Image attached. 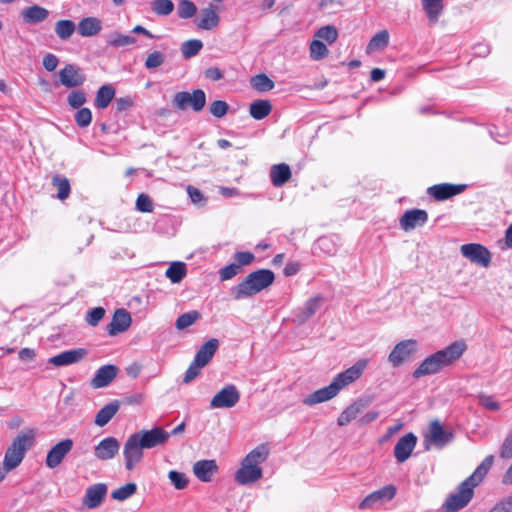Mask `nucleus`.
<instances>
[{
    "mask_svg": "<svg viewBox=\"0 0 512 512\" xmlns=\"http://www.w3.org/2000/svg\"><path fill=\"white\" fill-rule=\"evenodd\" d=\"M120 404L117 400L102 407L95 416L94 423L99 426H105L118 412Z\"/></svg>",
    "mask_w": 512,
    "mask_h": 512,
    "instance_id": "34",
    "label": "nucleus"
},
{
    "mask_svg": "<svg viewBox=\"0 0 512 512\" xmlns=\"http://www.w3.org/2000/svg\"><path fill=\"white\" fill-rule=\"evenodd\" d=\"M366 359H359L353 366L336 375L333 381L326 387L318 389L308 395L303 403L313 406L334 398L344 387L359 379L367 367Z\"/></svg>",
    "mask_w": 512,
    "mask_h": 512,
    "instance_id": "1",
    "label": "nucleus"
},
{
    "mask_svg": "<svg viewBox=\"0 0 512 512\" xmlns=\"http://www.w3.org/2000/svg\"><path fill=\"white\" fill-rule=\"evenodd\" d=\"M165 59H166V57H165L164 53H162L160 51H153L148 54L144 65L148 70H152V69L158 68L161 65H163L165 62Z\"/></svg>",
    "mask_w": 512,
    "mask_h": 512,
    "instance_id": "52",
    "label": "nucleus"
},
{
    "mask_svg": "<svg viewBox=\"0 0 512 512\" xmlns=\"http://www.w3.org/2000/svg\"><path fill=\"white\" fill-rule=\"evenodd\" d=\"M417 443V437L408 433L401 437L394 447V456L398 462H405L412 454Z\"/></svg>",
    "mask_w": 512,
    "mask_h": 512,
    "instance_id": "23",
    "label": "nucleus"
},
{
    "mask_svg": "<svg viewBox=\"0 0 512 512\" xmlns=\"http://www.w3.org/2000/svg\"><path fill=\"white\" fill-rule=\"evenodd\" d=\"M73 440L70 438L63 439L55 444L47 453L46 466L54 469L59 466L65 457L71 452L73 448Z\"/></svg>",
    "mask_w": 512,
    "mask_h": 512,
    "instance_id": "13",
    "label": "nucleus"
},
{
    "mask_svg": "<svg viewBox=\"0 0 512 512\" xmlns=\"http://www.w3.org/2000/svg\"><path fill=\"white\" fill-rule=\"evenodd\" d=\"M136 43V38L129 35H123L120 33H112L108 36L107 44L109 46L119 48Z\"/></svg>",
    "mask_w": 512,
    "mask_h": 512,
    "instance_id": "45",
    "label": "nucleus"
},
{
    "mask_svg": "<svg viewBox=\"0 0 512 512\" xmlns=\"http://www.w3.org/2000/svg\"><path fill=\"white\" fill-rule=\"evenodd\" d=\"M52 185L57 188V198L60 200H64L68 198L70 194V183L66 177H61L59 175H55L52 178Z\"/></svg>",
    "mask_w": 512,
    "mask_h": 512,
    "instance_id": "47",
    "label": "nucleus"
},
{
    "mask_svg": "<svg viewBox=\"0 0 512 512\" xmlns=\"http://www.w3.org/2000/svg\"><path fill=\"white\" fill-rule=\"evenodd\" d=\"M168 478L173 484V486L178 490L186 488L189 483V480L184 473L175 470H171L168 473Z\"/></svg>",
    "mask_w": 512,
    "mask_h": 512,
    "instance_id": "53",
    "label": "nucleus"
},
{
    "mask_svg": "<svg viewBox=\"0 0 512 512\" xmlns=\"http://www.w3.org/2000/svg\"><path fill=\"white\" fill-rule=\"evenodd\" d=\"M75 29L76 25L72 20H59L55 23V33L61 40H68Z\"/></svg>",
    "mask_w": 512,
    "mask_h": 512,
    "instance_id": "40",
    "label": "nucleus"
},
{
    "mask_svg": "<svg viewBox=\"0 0 512 512\" xmlns=\"http://www.w3.org/2000/svg\"><path fill=\"white\" fill-rule=\"evenodd\" d=\"M142 443L145 449H152L154 447L165 444L170 434L161 427H154L151 430H141L134 433Z\"/></svg>",
    "mask_w": 512,
    "mask_h": 512,
    "instance_id": "11",
    "label": "nucleus"
},
{
    "mask_svg": "<svg viewBox=\"0 0 512 512\" xmlns=\"http://www.w3.org/2000/svg\"><path fill=\"white\" fill-rule=\"evenodd\" d=\"M322 297L317 295L308 299L304 306L294 311L293 321L298 325L306 323L320 308Z\"/></svg>",
    "mask_w": 512,
    "mask_h": 512,
    "instance_id": "21",
    "label": "nucleus"
},
{
    "mask_svg": "<svg viewBox=\"0 0 512 512\" xmlns=\"http://www.w3.org/2000/svg\"><path fill=\"white\" fill-rule=\"evenodd\" d=\"M141 444L142 443L137 438V435L134 433L127 438L123 448V456L127 470L134 469V467L141 462L143 458V450L145 449Z\"/></svg>",
    "mask_w": 512,
    "mask_h": 512,
    "instance_id": "9",
    "label": "nucleus"
},
{
    "mask_svg": "<svg viewBox=\"0 0 512 512\" xmlns=\"http://www.w3.org/2000/svg\"><path fill=\"white\" fill-rule=\"evenodd\" d=\"M102 29V22L96 17H85L78 23L77 30L82 37L97 35Z\"/></svg>",
    "mask_w": 512,
    "mask_h": 512,
    "instance_id": "32",
    "label": "nucleus"
},
{
    "mask_svg": "<svg viewBox=\"0 0 512 512\" xmlns=\"http://www.w3.org/2000/svg\"><path fill=\"white\" fill-rule=\"evenodd\" d=\"M92 120V113L89 108H81L75 114V121L79 127H87Z\"/></svg>",
    "mask_w": 512,
    "mask_h": 512,
    "instance_id": "56",
    "label": "nucleus"
},
{
    "mask_svg": "<svg viewBox=\"0 0 512 512\" xmlns=\"http://www.w3.org/2000/svg\"><path fill=\"white\" fill-rule=\"evenodd\" d=\"M136 209L140 212L150 213L153 211V203L146 194H140L136 200Z\"/></svg>",
    "mask_w": 512,
    "mask_h": 512,
    "instance_id": "57",
    "label": "nucleus"
},
{
    "mask_svg": "<svg viewBox=\"0 0 512 512\" xmlns=\"http://www.w3.org/2000/svg\"><path fill=\"white\" fill-rule=\"evenodd\" d=\"M166 276L172 283L180 282L186 275V265L182 262H173L166 270Z\"/></svg>",
    "mask_w": 512,
    "mask_h": 512,
    "instance_id": "44",
    "label": "nucleus"
},
{
    "mask_svg": "<svg viewBox=\"0 0 512 512\" xmlns=\"http://www.w3.org/2000/svg\"><path fill=\"white\" fill-rule=\"evenodd\" d=\"M274 272L269 269H259L249 273L237 286L233 287L234 299L240 300L251 297L273 284Z\"/></svg>",
    "mask_w": 512,
    "mask_h": 512,
    "instance_id": "3",
    "label": "nucleus"
},
{
    "mask_svg": "<svg viewBox=\"0 0 512 512\" xmlns=\"http://www.w3.org/2000/svg\"><path fill=\"white\" fill-rule=\"evenodd\" d=\"M327 46L319 39H315L310 44V56L313 60H321L328 55Z\"/></svg>",
    "mask_w": 512,
    "mask_h": 512,
    "instance_id": "51",
    "label": "nucleus"
},
{
    "mask_svg": "<svg viewBox=\"0 0 512 512\" xmlns=\"http://www.w3.org/2000/svg\"><path fill=\"white\" fill-rule=\"evenodd\" d=\"M467 346L463 341H455L442 350L425 358L413 372L414 378H421L440 372L443 368L453 364L465 352Z\"/></svg>",
    "mask_w": 512,
    "mask_h": 512,
    "instance_id": "2",
    "label": "nucleus"
},
{
    "mask_svg": "<svg viewBox=\"0 0 512 512\" xmlns=\"http://www.w3.org/2000/svg\"><path fill=\"white\" fill-rule=\"evenodd\" d=\"M240 400V393L235 385L230 384L222 388L210 401L211 409L232 408Z\"/></svg>",
    "mask_w": 512,
    "mask_h": 512,
    "instance_id": "10",
    "label": "nucleus"
},
{
    "mask_svg": "<svg viewBox=\"0 0 512 512\" xmlns=\"http://www.w3.org/2000/svg\"><path fill=\"white\" fill-rule=\"evenodd\" d=\"M389 38L390 36L387 30L379 31L370 39L366 48V52L372 53L385 49L389 44Z\"/></svg>",
    "mask_w": 512,
    "mask_h": 512,
    "instance_id": "36",
    "label": "nucleus"
},
{
    "mask_svg": "<svg viewBox=\"0 0 512 512\" xmlns=\"http://www.w3.org/2000/svg\"><path fill=\"white\" fill-rule=\"evenodd\" d=\"M107 491V485L104 483H97L89 486L82 499V504L88 509H95L99 507L103 503L107 495Z\"/></svg>",
    "mask_w": 512,
    "mask_h": 512,
    "instance_id": "16",
    "label": "nucleus"
},
{
    "mask_svg": "<svg viewBox=\"0 0 512 512\" xmlns=\"http://www.w3.org/2000/svg\"><path fill=\"white\" fill-rule=\"evenodd\" d=\"M240 272V268L238 264L231 263L219 271V276L222 281H227L234 276H236Z\"/></svg>",
    "mask_w": 512,
    "mask_h": 512,
    "instance_id": "59",
    "label": "nucleus"
},
{
    "mask_svg": "<svg viewBox=\"0 0 512 512\" xmlns=\"http://www.w3.org/2000/svg\"><path fill=\"white\" fill-rule=\"evenodd\" d=\"M203 48V43L198 39L185 41L181 46V53L184 59H190L196 56Z\"/></svg>",
    "mask_w": 512,
    "mask_h": 512,
    "instance_id": "43",
    "label": "nucleus"
},
{
    "mask_svg": "<svg viewBox=\"0 0 512 512\" xmlns=\"http://www.w3.org/2000/svg\"><path fill=\"white\" fill-rule=\"evenodd\" d=\"M219 21L220 18L217 12L210 6L200 11L197 27L202 30H212L218 26Z\"/></svg>",
    "mask_w": 512,
    "mask_h": 512,
    "instance_id": "31",
    "label": "nucleus"
},
{
    "mask_svg": "<svg viewBox=\"0 0 512 512\" xmlns=\"http://www.w3.org/2000/svg\"><path fill=\"white\" fill-rule=\"evenodd\" d=\"M269 455V446L268 444H260L256 448H254L252 451H250L244 460H246L247 463H252L257 466H260L261 463L266 461Z\"/></svg>",
    "mask_w": 512,
    "mask_h": 512,
    "instance_id": "39",
    "label": "nucleus"
},
{
    "mask_svg": "<svg viewBox=\"0 0 512 512\" xmlns=\"http://www.w3.org/2000/svg\"><path fill=\"white\" fill-rule=\"evenodd\" d=\"M272 110V105L268 100H256L250 104L249 113L256 120H262L267 117Z\"/></svg>",
    "mask_w": 512,
    "mask_h": 512,
    "instance_id": "37",
    "label": "nucleus"
},
{
    "mask_svg": "<svg viewBox=\"0 0 512 512\" xmlns=\"http://www.w3.org/2000/svg\"><path fill=\"white\" fill-rule=\"evenodd\" d=\"M49 16V11L39 5H32L22 11L23 20L28 24H38L45 21Z\"/></svg>",
    "mask_w": 512,
    "mask_h": 512,
    "instance_id": "33",
    "label": "nucleus"
},
{
    "mask_svg": "<svg viewBox=\"0 0 512 512\" xmlns=\"http://www.w3.org/2000/svg\"><path fill=\"white\" fill-rule=\"evenodd\" d=\"M421 5L429 22L436 24L444 11V0H421Z\"/></svg>",
    "mask_w": 512,
    "mask_h": 512,
    "instance_id": "29",
    "label": "nucleus"
},
{
    "mask_svg": "<svg viewBox=\"0 0 512 512\" xmlns=\"http://www.w3.org/2000/svg\"><path fill=\"white\" fill-rule=\"evenodd\" d=\"M494 462V456L488 455L480 465L477 466V468L474 470V472L466 478L464 481L467 482L470 487L474 488L477 487L484 477L489 472L490 468L492 467Z\"/></svg>",
    "mask_w": 512,
    "mask_h": 512,
    "instance_id": "27",
    "label": "nucleus"
},
{
    "mask_svg": "<svg viewBox=\"0 0 512 512\" xmlns=\"http://www.w3.org/2000/svg\"><path fill=\"white\" fill-rule=\"evenodd\" d=\"M58 63V57L52 53L46 54L43 58V66L49 72L54 71L57 68Z\"/></svg>",
    "mask_w": 512,
    "mask_h": 512,
    "instance_id": "64",
    "label": "nucleus"
},
{
    "mask_svg": "<svg viewBox=\"0 0 512 512\" xmlns=\"http://www.w3.org/2000/svg\"><path fill=\"white\" fill-rule=\"evenodd\" d=\"M251 86L258 92H267L272 90L275 84L266 74L260 73L251 78Z\"/></svg>",
    "mask_w": 512,
    "mask_h": 512,
    "instance_id": "41",
    "label": "nucleus"
},
{
    "mask_svg": "<svg viewBox=\"0 0 512 512\" xmlns=\"http://www.w3.org/2000/svg\"><path fill=\"white\" fill-rule=\"evenodd\" d=\"M59 81L67 88H75L81 86L86 81V77L79 66L67 64L59 71Z\"/></svg>",
    "mask_w": 512,
    "mask_h": 512,
    "instance_id": "14",
    "label": "nucleus"
},
{
    "mask_svg": "<svg viewBox=\"0 0 512 512\" xmlns=\"http://www.w3.org/2000/svg\"><path fill=\"white\" fill-rule=\"evenodd\" d=\"M291 176V169L286 163L275 164L270 169V179L275 187H282Z\"/></svg>",
    "mask_w": 512,
    "mask_h": 512,
    "instance_id": "28",
    "label": "nucleus"
},
{
    "mask_svg": "<svg viewBox=\"0 0 512 512\" xmlns=\"http://www.w3.org/2000/svg\"><path fill=\"white\" fill-rule=\"evenodd\" d=\"M104 315H105L104 308L95 307L87 313L85 320L89 325L95 327L103 319Z\"/></svg>",
    "mask_w": 512,
    "mask_h": 512,
    "instance_id": "54",
    "label": "nucleus"
},
{
    "mask_svg": "<svg viewBox=\"0 0 512 512\" xmlns=\"http://www.w3.org/2000/svg\"><path fill=\"white\" fill-rule=\"evenodd\" d=\"M131 322L132 318L127 310L123 308L117 309L114 312L112 321L107 326L108 334L115 336L126 331L130 327Z\"/></svg>",
    "mask_w": 512,
    "mask_h": 512,
    "instance_id": "24",
    "label": "nucleus"
},
{
    "mask_svg": "<svg viewBox=\"0 0 512 512\" xmlns=\"http://www.w3.org/2000/svg\"><path fill=\"white\" fill-rule=\"evenodd\" d=\"M118 368L109 364L100 367L91 380V386L94 388H103L108 386L117 376Z\"/></svg>",
    "mask_w": 512,
    "mask_h": 512,
    "instance_id": "25",
    "label": "nucleus"
},
{
    "mask_svg": "<svg viewBox=\"0 0 512 512\" xmlns=\"http://www.w3.org/2000/svg\"><path fill=\"white\" fill-rule=\"evenodd\" d=\"M364 408V404L360 401L354 402L348 406L338 417L337 423L339 426H345L354 420Z\"/></svg>",
    "mask_w": 512,
    "mask_h": 512,
    "instance_id": "38",
    "label": "nucleus"
},
{
    "mask_svg": "<svg viewBox=\"0 0 512 512\" xmlns=\"http://www.w3.org/2000/svg\"><path fill=\"white\" fill-rule=\"evenodd\" d=\"M137 491V485L133 482L127 483L111 493V497L117 501H124L134 495Z\"/></svg>",
    "mask_w": 512,
    "mask_h": 512,
    "instance_id": "46",
    "label": "nucleus"
},
{
    "mask_svg": "<svg viewBox=\"0 0 512 512\" xmlns=\"http://www.w3.org/2000/svg\"><path fill=\"white\" fill-rule=\"evenodd\" d=\"M197 12L196 5L190 0H181L178 4V16L181 19L192 18Z\"/></svg>",
    "mask_w": 512,
    "mask_h": 512,
    "instance_id": "50",
    "label": "nucleus"
},
{
    "mask_svg": "<svg viewBox=\"0 0 512 512\" xmlns=\"http://www.w3.org/2000/svg\"><path fill=\"white\" fill-rule=\"evenodd\" d=\"M173 106L178 110H186L191 107L194 111H201L206 104V95L202 89H196L192 93L177 92L172 100Z\"/></svg>",
    "mask_w": 512,
    "mask_h": 512,
    "instance_id": "7",
    "label": "nucleus"
},
{
    "mask_svg": "<svg viewBox=\"0 0 512 512\" xmlns=\"http://www.w3.org/2000/svg\"><path fill=\"white\" fill-rule=\"evenodd\" d=\"M34 441L32 431L19 434L8 447L4 456V466L6 470H13L22 462L27 450H29Z\"/></svg>",
    "mask_w": 512,
    "mask_h": 512,
    "instance_id": "4",
    "label": "nucleus"
},
{
    "mask_svg": "<svg viewBox=\"0 0 512 512\" xmlns=\"http://www.w3.org/2000/svg\"><path fill=\"white\" fill-rule=\"evenodd\" d=\"M428 220V214L425 210L412 209L406 211L400 218V227L404 231H411L418 226H423Z\"/></svg>",
    "mask_w": 512,
    "mask_h": 512,
    "instance_id": "18",
    "label": "nucleus"
},
{
    "mask_svg": "<svg viewBox=\"0 0 512 512\" xmlns=\"http://www.w3.org/2000/svg\"><path fill=\"white\" fill-rule=\"evenodd\" d=\"M460 251L463 257L482 267H488L491 263L492 255L490 251L481 244H463Z\"/></svg>",
    "mask_w": 512,
    "mask_h": 512,
    "instance_id": "8",
    "label": "nucleus"
},
{
    "mask_svg": "<svg viewBox=\"0 0 512 512\" xmlns=\"http://www.w3.org/2000/svg\"><path fill=\"white\" fill-rule=\"evenodd\" d=\"M429 439L437 447H443L453 439V434L445 430L439 421H432L429 426Z\"/></svg>",
    "mask_w": 512,
    "mask_h": 512,
    "instance_id": "26",
    "label": "nucleus"
},
{
    "mask_svg": "<svg viewBox=\"0 0 512 512\" xmlns=\"http://www.w3.org/2000/svg\"><path fill=\"white\" fill-rule=\"evenodd\" d=\"M512 510V494L497 502L489 512H509Z\"/></svg>",
    "mask_w": 512,
    "mask_h": 512,
    "instance_id": "62",
    "label": "nucleus"
},
{
    "mask_svg": "<svg viewBox=\"0 0 512 512\" xmlns=\"http://www.w3.org/2000/svg\"><path fill=\"white\" fill-rule=\"evenodd\" d=\"M219 347V341L215 338H212L205 342L197 351L194 360L188 367L185 376H184V383H190L192 380H194L201 372V369L205 367L212 357L214 356L215 352L217 351Z\"/></svg>",
    "mask_w": 512,
    "mask_h": 512,
    "instance_id": "5",
    "label": "nucleus"
},
{
    "mask_svg": "<svg viewBox=\"0 0 512 512\" xmlns=\"http://www.w3.org/2000/svg\"><path fill=\"white\" fill-rule=\"evenodd\" d=\"M228 108L229 106L225 101L216 100L210 104L209 110L213 116L222 118L227 114Z\"/></svg>",
    "mask_w": 512,
    "mask_h": 512,
    "instance_id": "55",
    "label": "nucleus"
},
{
    "mask_svg": "<svg viewBox=\"0 0 512 512\" xmlns=\"http://www.w3.org/2000/svg\"><path fill=\"white\" fill-rule=\"evenodd\" d=\"M262 477V469L252 463H247L246 460H242L241 467L235 474V480L237 483L245 485L253 483Z\"/></svg>",
    "mask_w": 512,
    "mask_h": 512,
    "instance_id": "22",
    "label": "nucleus"
},
{
    "mask_svg": "<svg viewBox=\"0 0 512 512\" xmlns=\"http://www.w3.org/2000/svg\"><path fill=\"white\" fill-rule=\"evenodd\" d=\"M465 188L466 185L464 184L454 185L449 183H442L429 187L427 192L434 199L438 201H443L462 193L465 190Z\"/></svg>",
    "mask_w": 512,
    "mask_h": 512,
    "instance_id": "19",
    "label": "nucleus"
},
{
    "mask_svg": "<svg viewBox=\"0 0 512 512\" xmlns=\"http://www.w3.org/2000/svg\"><path fill=\"white\" fill-rule=\"evenodd\" d=\"M217 471V465L214 460H200L193 465L195 476L203 482L211 480L212 475Z\"/></svg>",
    "mask_w": 512,
    "mask_h": 512,
    "instance_id": "30",
    "label": "nucleus"
},
{
    "mask_svg": "<svg viewBox=\"0 0 512 512\" xmlns=\"http://www.w3.org/2000/svg\"><path fill=\"white\" fill-rule=\"evenodd\" d=\"M120 450V442L112 436L102 439L94 448V456L102 461L113 459Z\"/></svg>",
    "mask_w": 512,
    "mask_h": 512,
    "instance_id": "17",
    "label": "nucleus"
},
{
    "mask_svg": "<svg viewBox=\"0 0 512 512\" xmlns=\"http://www.w3.org/2000/svg\"><path fill=\"white\" fill-rule=\"evenodd\" d=\"M174 7V3L171 0H153L150 3L151 11L157 16L170 15Z\"/></svg>",
    "mask_w": 512,
    "mask_h": 512,
    "instance_id": "42",
    "label": "nucleus"
},
{
    "mask_svg": "<svg viewBox=\"0 0 512 512\" xmlns=\"http://www.w3.org/2000/svg\"><path fill=\"white\" fill-rule=\"evenodd\" d=\"M500 457L503 459H511L512 458V431L507 434L505 437L502 446L500 448Z\"/></svg>",
    "mask_w": 512,
    "mask_h": 512,
    "instance_id": "60",
    "label": "nucleus"
},
{
    "mask_svg": "<svg viewBox=\"0 0 512 512\" xmlns=\"http://www.w3.org/2000/svg\"><path fill=\"white\" fill-rule=\"evenodd\" d=\"M397 489L394 485H386L367 495L359 504L360 509L372 508L376 504H381L392 500L396 495Z\"/></svg>",
    "mask_w": 512,
    "mask_h": 512,
    "instance_id": "15",
    "label": "nucleus"
},
{
    "mask_svg": "<svg viewBox=\"0 0 512 512\" xmlns=\"http://www.w3.org/2000/svg\"><path fill=\"white\" fill-rule=\"evenodd\" d=\"M67 101L72 108L77 109L86 102V96L84 92L75 90L68 95Z\"/></svg>",
    "mask_w": 512,
    "mask_h": 512,
    "instance_id": "58",
    "label": "nucleus"
},
{
    "mask_svg": "<svg viewBox=\"0 0 512 512\" xmlns=\"http://www.w3.org/2000/svg\"><path fill=\"white\" fill-rule=\"evenodd\" d=\"M474 496V488L462 481L458 487L457 492L449 495L442 505L444 512H456L466 507Z\"/></svg>",
    "mask_w": 512,
    "mask_h": 512,
    "instance_id": "6",
    "label": "nucleus"
},
{
    "mask_svg": "<svg viewBox=\"0 0 512 512\" xmlns=\"http://www.w3.org/2000/svg\"><path fill=\"white\" fill-rule=\"evenodd\" d=\"M478 401L481 406L492 411H497L500 407L499 403L491 395L479 394Z\"/></svg>",
    "mask_w": 512,
    "mask_h": 512,
    "instance_id": "61",
    "label": "nucleus"
},
{
    "mask_svg": "<svg viewBox=\"0 0 512 512\" xmlns=\"http://www.w3.org/2000/svg\"><path fill=\"white\" fill-rule=\"evenodd\" d=\"M86 355V349H71L49 358L48 363L56 367L68 366L80 362Z\"/></svg>",
    "mask_w": 512,
    "mask_h": 512,
    "instance_id": "20",
    "label": "nucleus"
},
{
    "mask_svg": "<svg viewBox=\"0 0 512 512\" xmlns=\"http://www.w3.org/2000/svg\"><path fill=\"white\" fill-rule=\"evenodd\" d=\"M115 96V89L111 85H103L101 86L95 97V106L98 109H105L108 107L110 102Z\"/></svg>",
    "mask_w": 512,
    "mask_h": 512,
    "instance_id": "35",
    "label": "nucleus"
},
{
    "mask_svg": "<svg viewBox=\"0 0 512 512\" xmlns=\"http://www.w3.org/2000/svg\"><path fill=\"white\" fill-rule=\"evenodd\" d=\"M315 36L319 40H324L328 44L334 43L338 38V32L337 29L332 25H326L318 29Z\"/></svg>",
    "mask_w": 512,
    "mask_h": 512,
    "instance_id": "48",
    "label": "nucleus"
},
{
    "mask_svg": "<svg viewBox=\"0 0 512 512\" xmlns=\"http://www.w3.org/2000/svg\"><path fill=\"white\" fill-rule=\"evenodd\" d=\"M199 317L200 314L197 311L183 313L177 318L175 326L178 330H183L194 324L199 319Z\"/></svg>",
    "mask_w": 512,
    "mask_h": 512,
    "instance_id": "49",
    "label": "nucleus"
},
{
    "mask_svg": "<svg viewBox=\"0 0 512 512\" xmlns=\"http://www.w3.org/2000/svg\"><path fill=\"white\" fill-rule=\"evenodd\" d=\"M254 255L251 252H237L234 255V259L236 261L235 264L241 266L249 265L254 260Z\"/></svg>",
    "mask_w": 512,
    "mask_h": 512,
    "instance_id": "63",
    "label": "nucleus"
},
{
    "mask_svg": "<svg viewBox=\"0 0 512 512\" xmlns=\"http://www.w3.org/2000/svg\"><path fill=\"white\" fill-rule=\"evenodd\" d=\"M416 348V340L407 339L400 341L390 352L388 360L393 367H398L411 357V355L416 351Z\"/></svg>",
    "mask_w": 512,
    "mask_h": 512,
    "instance_id": "12",
    "label": "nucleus"
}]
</instances>
